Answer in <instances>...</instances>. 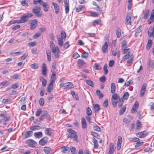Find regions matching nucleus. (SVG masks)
I'll return each mask as SVG.
<instances>
[{"label":"nucleus","instance_id":"nucleus-29","mask_svg":"<svg viewBox=\"0 0 154 154\" xmlns=\"http://www.w3.org/2000/svg\"><path fill=\"white\" fill-rule=\"evenodd\" d=\"M34 136L37 138H40L42 136V132H35L34 133Z\"/></svg>","mask_w":154,"mask_h":154},{"label":"nucleus","instance_id":"nucleus-5","mask_svg":"<svg viewBox=\"0 0 154 154\" xmlns=\"http://www.w3.org/2000/svg\"><path fill=\"white\" fill-rule=\"evenodd\" d=\"M52 52L55 54V57L56 58L59 57L60 51L58 46H56L51 49Z\"/></svg>","mask_w":154,"mask_h":154},{"label":"nucleus","instance_id":"nucleus-49","mask_svg":"<svg viewBox=\"0 0 154 154\" xmlns=\"http://www.w3.org/2000/svg\"><path fill=\"white\" fill-rule=\"evenodd\" d=\"M154 20V17L153 16H150V18L148 20V23L149 24H151Z\"/></svg>","mask_w":154,"mask_h":154},{"label":"nucleus","instance_id":"nucleus-32","mask_svg":"<svg viewBox=\"0 0 154 154\" xmlns=\"http://www.w3.org/2000/svg\"><path fill=\"white\" fill-rule=\"evenodd\" d=\"M82 128H85L87 127L86 121L84 118H82Z\"/></svg>","mask_w":154,"mask_h":154},{"label":"nucleus","instance_id":"nucleus-52","mask_svg":"<svg viewBox=\"0 0 154 154\" xmlns=\"http://www.w3.org/2000/svg\"><path fill=\"white\" fill-rule=\"evenodd\" d=\"M58 44L60 46H62L63 45V41L62 38L59 37L58 38Z\"/></svg>","mask_w":154,"mask_h":154},{"label":"nucleus","instance_id":"nucleus-31","mask_svg":"<svg viewBox=\"0 0 154 154\" xmlns=\"http://www.w3.org/2000/svg\"><path fill=\"white\" fill-rule=\"evenodd\" d=\"M122 50L123 52V54H131V51L130 49L129 48H124L122 49Z\"/></svg>","mask_w":154,"mask_h":154},{"label":"nucleus","instance_id":"nucleus-40","mask_svg":"<svg viewBox=\"0 0 154 154\" xmlns=\"http://www.w3.org/2000/svg\"><path fill=\"white\" fill-rule=\"evenodd\" d=\"M142 127V125L141 122L138 120L137 121L136 123V128L137 130H139Z\"/></svg>","mask_w":154,"mask_h":154},{"label":"nucleus","instance_id":"nucleus-10","mask_svg":"<svg viewBox=\"0 0 154 154\" xmlns=\"http://www.w3.org/2000/svg\"><path fill=\"white\" fill-rule=\"evenodd\" d=\"M109 45L107 42H105L104 44L102 46L101 50L104 53H106L107 52L108 47Z\"/></svg>","mask_w":154,"mask_h":154},{"label":"nucleus","instance_id":"nucleus-3","mask_svg":"<svg viewBox=\"0 0 154 154\" xmlns=\"http://www.w3.org/2000/svg\"><path fill=\"white\" fill-rule=\"evenodd\" d=\"M25 143L27 145L32 147H34L36 146L37 143L34 140L32 139H28L26 141Z\"/></svg>","mask_w":154,"mask_h":154},{"label":"nucleus","instance_id":"nucleus-35","mask_svg":"<svg viewBox=\"0 0 154 154\" xmlns=\"http://www.w3.org/2000/svg\"><path fill=\"white\" fill-rule=\"evenodd\" d=\"M142 28L141 25L137 29L135 34V36H137L139 34L140 32L141 31V29Z\"/></svg>","mask_w":154,"mask_h":154},{"label":"nucleus","instance_id":"nucleus-2","mask_svg":"<svg viewBox=\"0 0 154 154\" xmlns=\"http://www.w3.org/2000/svg\"><path fill=\"white\" fill-rule=\"evenodd\" d=\"M60 86L64 89H70L72 88L73 85L70 82H67L66 83H60Z\"/></svg>","mask_w":154,"mask_h":154},{"label":"nucleus","instance_id":"nucleus-60","mask_svg":"<svg viewBox=\"0 0 154 154\" xmlns=\"http://www.w3.org/2000/svg\"><path fill=\"white\" fill-rule=\"evenodd\" d=\"M86 113L89 116H90L91 115L92 111L91 110V108L89 107H88L87 108L86 110Z\"/></svg>","mask_w":154,"mask_h":154},{"label":"nucleus","instance_id":"nucleus-59","mask_svg":"<svg viewBox=\"0 0 154 154\" xmlns=\"http://www.w3.org/2000/svg\"><path fill=\"white\" fill-rule=\"evenodd\" d=\"M21 4L22 5L27 7L28 6V4L26 2V0H22L21 2Z\"/></svg>","mask_w":154,"mask_h":154},{"label":"nucleus","instance_id":"nucleus-42","mask_svg":"<svg viewBox=\"0 0 154 154\" xmlns=\"http://www.w3.org/2000/svg\"><path fill=\"white\" fill-rule=\"evenodd\" d=\"M78 64L80 66L83 65L85 63L84 61L82 59H79L78 60L77 62Z\"/></svg>","mask_w":154,"mask_h":154},{"label":"nucleus","instance_id":"nucleus-61","mask_svg":"<svg viewBox=\"0 0 154 154\" xmlns=\"http://www.w3.org/2000/svg\"><path fill=\"white\" fill-rule=\"evenodd\" d=\"M42 111L40 109H38L37 110L36 112L35 116L36 117H38L40 116L42 113Z\"/></svg>","mask_w":154,"mask_h":154},{"label":"nucleus","instance_id":"nucleus-43","mask_svg":"<svg viewBox=\"0 0 154 154\" xmlns=\"http://www.w3.org/2000/svg\"><path fill=\"white\" fill-rule=\"evenodd\" d=\"M86 83L89 85L91 86L92 87H94V83L91 80H87L86 81Z\"/></svg>","mask_w":154,"mask_h":154},{"label":"nucleus","instance_id":"nucleus-9","mask_svg":"<svg viewBox=\"0 0 154 154\" xmlns=\"http://www.w3.org/2000/svg\"><path fill=\"white\" fill-rule=\"evenodd\" d=\"M148 133L146 131H144L138 133L137 135V136L140 138H142L145 137L147 136Z\"/></svg>","mask_w":154,"mask_h":154},{"label":"nucleus","instance_id":"nucleus-41","mask_svg":"<svg viewBox=\"0 0 154 154\" xmlns=\"http://www.w3.org/2000/svg\"><path fill=\"white\" fill-rule=\"evenodd\" d=\"M43 116L44 118H46L48 120H50V117L49 115L48 114L46 111L44 112V114H43Z\"/></svg>","mask_w":154,"mask_h":154},{"label":"nucleus","instance_id":"nucleus-37","mask_svg":"<svg viewBox=\"0 0 154 154\" xmlns=\"http://www.w3.org/2000/svg\"><path fill=\"white\" fill-rule=\"evenodd\" d=\"M61 148L62 152L63 153H66L69 149V147L66 146L62 147Z\"/></svg>","mask_w":154,"mask_h":154},{"label":"nucleus","instance_id":"nucleus-55","mask_svg":"<svg viewBox=\"0 0 154 154\" xmlns=\"http://www.w3.org/2000/svg\"><path fill=\"white\" fill-rule=\"evenodd\" d=\"M129 94L128 92L125 93L123 96V98L125 100H127Z\"/></svg>","mask_w":154,"mask_h":154},{"label":"nucleus","instance_id":"nucleus-33","mask_svg":"<svg viewBox=\"0 0 154 154\" xmlns=\"http://www.w3.org/2000/svg\"><path fill=\"white\" fill-rule=\"evenodd\" d=\"M95 112H99L100 109V106L98 104H93Z\"/></svg>","mask_w":154,"mask_h":154},{"label":"nucleus","instance_id":"nucleus-15","mask_svg":"<svg viewBox=\"0 0 154 154\" xmlns=\"http://www.w3.org/2000/svg\"><path fill=\"white\" fill-rule=\"evenodd\" d=\"M57 65V62H54L52 65V68L51 70L52 73H56L55 69L56 68V66Z\"/></svg>","mask_w":154,"mask_h":154},{"label":"nucleus","instance_id":"nucleus-26","mask_svg":"<svg viewBox=\"0 0 154 154\" xmlns=\"http://www.w3.org/2000/svg\"><path fill=\"white\" fill-rule=\"evenodd\" d=\"M122 142V138L120 136H119L118 137V140L117 143L118 147H119V149L121 148V143Z\"/></svg>","mask_w":154,"mask_h":154},{"label":"nucleus","instance_id":"nucleus-16","mask_svg":"<svg viewBox=\"0 0 154 154\" xmlns=\"http://www.w3.org/2000/svg\"><path fill=\"white\" fill-rule=\"evenodd\" d=\"M32 16L33 14L32 13H29L24 14L22 17L25 20H26L27 21L28 20L29 18Z\"/></svg>","mask_w":154,"mask_h":154},{"label":"nucleus","instance_id":"nucleus-25","mask_svg":"<svg viewBox=\"0 0 154 154\" xmlns=\"http://www.w3.org/2000/svg\"><path fill=\"white\" fill-rule=\"evenodd\" d=\"M44 132L46 135L51 136L52 134V132L50 128H47L44 130Z\"/></svg>","mask_w":154,"mask_h":154},{"label":"nucleus","instance_id":"nucleus-21","mask_svg":"<svg viewBox=\"0 0 154 154\" xmlns=\"http://www.w3.org/2000/svg\"><path fill=\"white\" fill-rule=\"evenodd\" d=\"M131 15L130 14H127L126 17V23L127 24L131 25Z\"/></svg>","mask_w":154,"mask_h":154},{"label":"nucleus","instance_id":"nucleus-39","mask_svg":"<svg viewBox=\"0 0 154 154\" xmlns=\"http://www.w3.org/2000/svg\"><path fill=\"white\" fill-rule=\"evenodd\" d=\"M96 93L97 95L99 96L100 98H102L103 96V95L102 93L100 92L99 90H97L96 91Z\"/></svg>","mask_w":154,"mask_h":154},{"label":"nucleus","instance_id":"nucleus-22","mask_svg":"<svg viewBox=\"0 0 154 154\" xmlns=\"http://www.w3.org/2000/svg\"><path fill=\"white\" fill-rule=\"evenodd\" d=\"M42 73L44 75H45L47 73V67L45 63H43L42 66Z\"/></svg>","mask_w":154,"mask_h":154},{"label":"nucleus","instance_id":"nucleus-56","mask_svg":"<svg viewBox=\"0 0 154 154\" xmlns=\"http://www.w3.org/2000/svg\"><path fill=\"white\" fill-rule=\"evenodd\" d=\"M72 154H76V149L75 147L71 146L70 148Z\"/></svg>","mask_w":154,"mask_h":154},{"label":"nucleus","instance_id":"nucleus-58","mask_svg":"<svg viewBox=\"0 0 154 154\" xmlns=\"http://www.w3.org/2000/svg\"><path fill=\"white\" fill-rule=\"evenodd\" d=\"M127 45V43L126 41L125 40L123 41L122 42V49L126 48Z\"/></svg>","mask_w":154,"mask_h":154},{"label":"nucleus","instance_id":"nucleus-44","mask_svg":"<svg viewBox=\"0 0 154 154\" xmlns=\"http://www.w3.org/2000/svg\"><path fill=\"white\" fill-rule=\"evenodd\" d=\"M26 22H27V20H25L22 16L20 17V19L18 20L17 23H23Z\"/></svg>","mask_w":154,"mask_h":154},{"label":"nucleus","instance_id":"nucleus-28","mask_svg":"<svg viewBox=\"0 0 154 154\" xmlns=\"http://www.w3.org/2000/svg\"><path fill=\"white\" fill-rule=\"evenodd\" d=\"M53 84L50 83L47 87V91L48 92H51L52 91L53 89Z\"/></svg>","mask_w":154,"mask_h":154},{"label":"nucleus","instance_id":"nucleus-46","mask_svg":"<svg viewBox=\"0 0 154 154\" xmlns=\"http://www.w3.org/2000/svg\"><path fill=\"white\" fill-rule=\"evenodd\" d=\"M116 34L117 35V36L118 38H119L121 36V29L119 28H118L116 30Z\"/></svg>","mask_w":154,"mask_h":154},{"label":"nucleus","instance_id":"nucleus-30","mask_svg":"<svg viewBox=\"0 0 154 154\" xmlns=\"http://www.w3.org/2000/svg\"><path fill=\"white\" fill-rule=\"evenodd\" d=\"M116 88V87L115 83H112L111 84V91L112 93H114L115 92Z\"/></svg>","mask_w":154,"mask_h":154},{"label":"nucleus","instance_id":"nucleus-27","mask_svg":"<svg viewBox=\"0 0 154 154\" xmlns=\"http://www.w3.org/2000/svg\"><path fill=\"white\" fill-rule=\"evenodd\" d=\"M47 56V59L48 61L50 62L51 60V51L50 50H47L46 51Z\"/></svg>","mask_w":154,"mask_h":154},{"label":"nucleus","instance_id":"nucleus-45","mask_svg":"<svg viewBox=\"0 0 154 154\" xmlns=\"http://www.w3.org/2000/svg\"><path fill=\"white\" fill-rule=\"evenodd\" d=\"M119 99H120L119 96L116 94H115L112 95V99L114 100H117Z\"/></svg>","mask_w":154,"mask_h":154},{"label":"nucleus","instance_id":"nucleus-1","mask_svg":"<svg viewBox=\"0 0 154 154\" xmlns=\"http://www.w3.org/2000/svg\"><path fill=\"white\" fill-rule=\"evenodd\" d=\"M67 131L68 134L67 137L73 139V140L76 142H78V136L76 132L72 129H68Z\"/></svg>","mask_w":154,"mask_h":154},{"label":"nucleus","instance_id":"nucleus-14","mask_svg":"<svg viewBox=\"0 0 154 154\" xmlns=\"http://www.w3.org/2000/svg\"><path fill=\"white\" fill-rule=\"evenodd\" d=\"M109 150L108 154H113L114 152V145L110 143L109 145Z\"/></svg>","mask_w":154,"mask_h":154},{"label":"nucleus","instance_id":"nucleus-62","mask_svg":"<svg viewBox=\"0 0 154 154\" xmlns=\"http://www.w3.org/2000/svg\"><path fill=\"white\" fill-rule=\"evenodd\" d=\"M131 54H125L123 57L122 58V61H125L126 60H127L128 59L129 57H130V55Z\"/></svg>","mask_w":154,"mask_h":154},{"label":"nucleus","instance_id":"nucleus-57","mask_svg":"<svg viewBox=\"0 0 154 154\" xmlns=\"http://www.w3.org/2000/svg\"><path fill=\"white\" fill-rule=\"evenodd\" d=\"M38 64L34 63L32 64L30 66V67L32 69H36L38 68Z\"/></svg>","mask_w":154,"mask_h":154},{"label":"nucleus","instance_id":"nucleus-12","mask_svg":"<svg viewBox=\"0 0 154 154\" xmlns=\"http://www.w3.org/2000/svg\"><path fill=\"white\" fill-rule=\"evenodd\" d=\"M139 103L137 101H136L135 104L133 106L132 109L131 110L132 113H134L137 109L139 107Z\"/></svg>","mask_w":154,"mask_h":154},{"label":"nucleus","instance_id":"nucleus-24","mask_svg":"<svg viewBox=\"0 0 154 154\" xmlns=\"http://www.w3.org/2000/svg\"><path fill=\"white\" fill-rule=\"evenodd\" d=\"M52 149L49 147H45L44 148V151L45 154H49Z\"/></svg>","mask_w":154,"mask_h":154},{"label":"nucleus","instance_id":"nucleus-34","mask_svg":"<svg viewBox=\"0 0 154 154\" xmlns=\"http://www.w3.org/2000/svg\"><path fill=\"white\" fill-rule=\"evenodd\" d=\"M10 84L9 81H5L0 83V85L2 86H8Z\"/></svg>","mask_w":154,"mask_h":154},{"label":"nucleus","instance_id":"nucleus-20","mask_svg":"<svg viewBox=\"0 0 154 154\" xmlns=\"http://www.w3.org/2000/svg\"><path fill=\"white\" fill-rule=\"evenodd\" d=\"M40 81L42 83V86L43 87H45L47 84L46 80L42 77L40 76L39 77Z\"/></svg>","mask_w":154,"mask_h":154},{"label":"nucleus","instance_id":"nucleus-63","mask_svg":"<svg viewBox=\"0 0 154 154\" xmlns=\"http://www.w3.org/2000/svg\"><path fill=\"white\" fill-rule=\"evenodd\" d=\"M106 78L104 75L100 77L99 78L100 81L102 83L104 82L106 80Z\"/></svg>","mask_w":154,"mask_h":154},{"label":"nucleus","instance_id":"nucleus-13","mask_svg":"<svg viewBox=\"0 0 154 154\" xmlns=\"http://www.w3.org/2000/svg\"><path fill=\"white\" fill-rule=\"evenodd\" d=\"M148 34L149 36H153L154 38V25L152 27L149 28L148 30Z\"/></svg>","mask_w":154,"mask_h":154},{"label":"nucleus","instance_id":"nucleus-11","mask_svg":"<svg viewBox=\"0 0 154 154\" xmlns=\"http://www.w3.org/2000/svg\"><path fill=\"white\" fill-rule=\"evenodd\" d=\"M146 85L145 84H143L141 87L140 91V96L141 97H143L145 92L146 90Z\"/></svg>","mask_w":154,"mask_h":154},{"label":"nucleus","instance_id":"nucleus-38","mask_svg":"<svg viewBox=\"0 0 154 154\" xmlns=\"http://www.w3.org/2000/svg\"><path fill=\"white\" fill-rule=\"evenodd\" d=\"M152 43V42L150 39H149L148 41V43L146 45V49L147 50L149 49L151 47Z\"/></svg>","mask_w":154,"mask_h":154},{"label":"nucleus","instance_id":"nucleus-64","mask_svg":"<svg viewBox=\"0 0 154 154\" xmlns=\"http://www.w3.org/2000/svg\"><path fill=\"white\" fill-rule=\"evenodd\" d=\"M149 106L150 107V109L153 111L154 109V103L152 102H151L149 104Z\"/></svg>","mask_w":154,"mask_h":154},{"label":"nucleus","instance_id":"nucleus-17","mask_svg":"<svg viewBox=\"0 0 154 154\" xmlns=\"http://www.w3.org/2000/svg\"><path fill=\"white\" fill-rule=\"evenodd\" d=\"M56 79V73H52L51 76L50 83L53 84V83L55 82Z\"/></svg>","mask_w":154,"mask_h":154},{"label":"nucleus","instance_id":"nucleus-4","mask_svg":"<svg viewBox=\"0 0 154 154\" xmlns=\"http://www.w3.org/2000/svg\"><path fill=\"white\" fill-rule=\"evenodd\" d=\"M41 8L40 7L38 6L35 7L32 9L33 13L38 17H40L41 15V14H39Z\"/></svg>","mask_w":154,"mask_h":154},{"label":"nucleus","instance_id":"nucleus-19","mask_svg":"<svg viewBox=\"0 0 154 154\" xmlns=\"http://www.w3.org/2000/svg\"><path fill=\"white\" fill-rule=\"evenodd\" d=\"M52 4L54 6V9L55 11L56 14H58V13L59 12V8L58 5L57 4L55 3L54 2H52Z\"/></svg>","mask_w":154,"mask_h":154},{"label":"nucleus","instance_id":"nucleus-18","mask_svg":"<svg viewBox=\"0 0 154 154\" xmlns=\"http://www.w3.org/2000/svg\"><path fill=\"white\" fill-rule=\"evenodd\" d=\"M42 128V127L38 125H34L30 127V129L32 131H36L39 130Z\"/></svg>","mask_w":154,"mask_h":154},{"label":"nucleus","instance_id":"nucleus-47","mask_svg":"<svg viewBox=\"0 0 154 154\" xmlns=\"http://www.w3.org/2000/svg\"><path fill=\"white\" fill-rule=\"evenodd\" d=\"M94 68L96 70H99L101 69V67L98 63H95L94 65Z\"/></svg>","mask_w":154,"mask_h":154},{"label":"nucleus","instance_id":"nucleus-8","mask_svg":"<svg viewBox=\"0 0 154 154\" xmlns=\"http://www.w3.org/2000/svg\"><path fill=\"white\" fill-rule=\"evenodd\" d=\"M147 68L149 70H152L154 68V62L149 59L147 62Z\"/></svg>","mask_w":154,"mask_h":154},{"label":"nucleus","instance_id":"nucleus-6","mask_svg":"<svg viewBox=\"0 0 154 154\" xmlns=\"http://www.w3.org/2000/svg\"><path fill=\"white\" fill-rule=\"evenodd\" d=\"M37 21L35 20L30 21L29 23L30 24V29H35L37 26Z\"/></svg>","mask_w":154,"mask_h":154},{"label":"nucleus","instance_id":"nucleus-53","mask_svg":"<svg viewBox=\"0 0 154 154\" xmlns=\"http://www.w3.org/2000/svg\"><path fill=\"white\" fill-rule=\"evenodd\" d=\"M88 57V54L85 51H84V52L82 54L81 57L86 58Z\"/></svg>","mask_w":154,"mask_h":154},{"label":"nucleus","instance_id":"nucleus-54","mask_svg":"<svg viewBox=\"0 0 154 154\" xmlns=\"http://www.w3.org/2000/svg\"><path fill=\"white\" fill-rule=\"evenodd\" d=\"M132 1V0H128V10H130L131 8Z\"/></svg>","mask_w":154,"mask_h":154},{"label":"nucleus","instance_id":"nucleus-23","mask_svg":"<svg viewBox=\"0 0 154 154\" xmlns=\"http://www.w3.org/2000/svg\"><path fill=\"white\" fill-rule=\"evenodd\" d=\"M33 132L32 131H29L26 132L24 135V138L26 139L31 137L32 135Z\"/></svg>","mask_w":154,"mask_h":154},{"label":"nucleus","instance_id":"nucleus-51","mask_svg":"<svg viewBox=\"0 0 154 154\" xmlns=\"http://www.w3.org/2000/svg\"><path fill=\"white\" fill-rule=\"evenodd\" d=\"M126 107H124L122 108L119 111V114L120 115H122L125 112L126 109Z\"/></svg>","mask_w":154,"mask_h":154},{"label":"nucleus","instance_id":"nucleus-50","mask_svg":"<svg viewBox=\"0 0 154 154\" xmlns=\"http://www.w3.org/2000/svg\"><path fill=\"white\" fill-rule=\"evenodd\" d=\"M84 6L80 5L76 8V11L77 12H79L82 10V8H83Z\"/></svg>","mask_w":154,"mask_h":154},{"label":"nucleus","instance_id":"nucleus-48","mask_svg":"<svg viewBox=\"0 0 154 154\" xmlns=\"http://www.w3.org/2000/svg\"><path fill=\"white\" fill-rule=\"evenodd\" d=\"M107 65L105 64L103 67V70L104 71V74L105 75H107L108 73V70L107 69Z\"/></svg>","mask_w":154,"mask_h":154},{"label":"nucleus","instance_id":"nucleus-36","mask_svg":"<svg viewBox=\"0 0 154 154\" xmlns=\"http://www.w3.org/2000/svg\"><path fill=\"white\" fill-rule=\"evenodd\" d=\"M129 140L132 142H137L140 139L139 138L134 137V138H129L128 139Z\"/></svg>","mask_w":154,"mask_h":154},{"label":"nucleus","instance_id":"nucleus-7","mask_svg":"<svg viewBox=\"0 0 154 154\" xmlns=\"http://www.w3.org/2000/svg\"><path fill=\"white\" fill-rule=\"evenodd\" d=\"M48 141V138L47 137H43L39 141L38 143L40 145L44 146L45 145Z\"/></svg>","mask_w":154,"mask_h":154}]
</instances>
